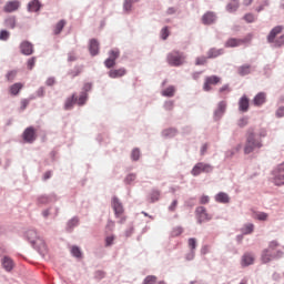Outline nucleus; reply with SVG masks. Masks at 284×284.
<instances>
[{"instance_id":"f257e3e1","label":"nucleus","mask_w":284,"mask_h":284,"mask_svg":"<svg viewBox=\"0 0 284 284\" xmlns=\"http://www.w3.org/2000/svg\"><path fill=\"white\" fill-rule=\"evenodd\" d=\"M277 248L278 242L271 241L268 247L262 252V263H270L271 261H274V258H282L283 251Z\"/></svg>"},{"instance_id":"f03ea898","label":"nucleus","mask_w":284,"mask_h":284,"mask_svg":"<svg viewBox=\"0 0 284 284\" xmlns=\"http://www.w3.org/2000/svg\"><path fill=\"white\" fill-rule=\"evenodd\" d=\"M263 148L261 139L256 138L254 129H248L246 133V143L244 146V154H252L254 150Z\"/></svg>"},{"instance_id":"7ed1b4c3","label":"nucleus","mask_w":284,"mask_h":284,"mask_svg":"<svg viewBox=\"0 0 284 284\" xmlns=\"http://www.w3.org/2000/svg\"><path fill=\"white\" fill-rule=\"evenodd\" d=\"M284 30L283 26H276L274 27L268 36H267V43H273L274 48H283L284 45V34L280 36Z\"/></svg>"},{"instance_id":"20e7f679","label":"nucleus","mask_w":284,"mask_h":284,"mask_svg":"<svg viewBox=\"0 0 284 284\" xmlns=\"http://www.w3.org/2000/svg\"><path fill=\"white\" fill-rule=\"evenodd\" d=\"M166 61L169 65L179 68V65H183V63H185V54L180 51H172L168 54Z\"/></svg>"},{"instance_id":"39448f33","label":"nucleus","mask_w":284,"mask_h":284,"mask_svg":"<svg viewBox=\"0 0 284 284\" xmlns=\"http://www.w3.org/2000/svg\"><path fill=\"white\" fill-rule=\"evenodd\" d=\"M213 170H214V166H212V164L200 162L193 166L191 174L192 176H199L203 173L210 174V172H212Z\"/></svg>"},{"instance_id":"423d86ee","label":"nucleus","mask_w":284,"mask_h":284,"mask_svg":"<svg viewBox=\"0 0 284 284\" xmlns=\"http://www.w3.org/2000/svg\"><path fill=\"white\" fill-rule=\"evenodd\" d=\"M252 42V33H248L243 39L231 38L225 42V48H239L240 45H247Z\"/></svg>"},{"instance_id":"0eeeda50","label":"nucleus","mask_w":284,"mask_h":284,"mask_svg":"<svg viewBox=\"0 0 284 284\" xmlns=\"http://www.w3.org/2000/svg\"><path fill=\"white\" fill-rule=\"evenodd\" d=\"M221 78L219 75H211L204 79L203 90L204 92H210L212 90V85H219Z\"/></svg>"},{"instance_id":"6e6552de","label":"nucleus","mask_w":284,"mask_h":284,"mask_svg":"<svg viewBox=\"0 0 284 284\" xmlns=\"http://www.w3.org/2000/svg\"><path fill=\"white\" fill-rule=\"evenodd\" d=\"M273 182L276 185H284V162L277 166L274 171V180Z\"/></svg>"},{"instance_id":"1a4fd4ad","label":"nucleus","mask_w":284,"mask_h":284,"mask_svg":"<svg viewBox=\"0 0 284 284\" xmlns=\"http://www.w3.org/2000/svg\"><path fill=\"white\" fill-rule=\"evenodd\" d=\"M22 138L27 143H34V141H37V130H34L32 126L27 128L22 134Z\"/></svg>"},{"instance_id":"9d476101","label":"nucleus","mask_w":284,"mask_h":284,"mask_svg":"<svg viewBox=\"0 0 284 284\" xmlns=\"http://www.w3.org/2000/svg\"><path fill=\"white\" fill-rule=\"evenodd\" d=\"M195 214L199 223H204V221H210L212 219V215L207 213L204 206H199L195 210Z\"/></svg>"},{"instance_id":"9b49d317","label":"nucleus","mask_w":284,"mask_h":284,"mask_svg":"<svg viewBox=\"0 0 284 284\" xmlns=\"http://www.w3.org/2000/svg\"><path fill=\"white\" fill-rule=\"evenodd\" d=\"M21 8V2L19 0H10L7 1L3 7V12L10 13V12H17Z\"/></svg>"},{"instance_id":"f8f14e48","label":"nucleus","mask_w":284,"mask_h":284,"mask_svg":"<svg viewBox=\"0 0 284 284\" xmlns=\"http://www.w3.org/2000/svg\"><path fill=\"white\" fill-rule=\"evenodd\" d=\"M27 239L36 247H39V245H43V241L39 237V235L37 234V231H34V230H30L27 232Z\"/></svg>"},{"instance_id":"ddd939ff","label":"nucleus","mask_w":284,"mask_h":284,"mask_svg":"<svg viewBox=\"0 0 284 284\" xmlns=\"http://www.w3.org/2000/svg\"><path fill=\"white\" fill-rule=\"evenodd\" d=\"M20 50L22 54L26 57H30V54H34V45H32L29 41H22L20 44Z\"/></svg>"},{"instance_id":"4468645a","label":"nucleus","mask_w":284,"mask_h":284,"mask_svg":"<svg viewBox=\"0 0 284 284\" xmlns=\"http://www.w3.org/2000/svg\"><path fill=\"white\" fill-rule=\"evenodd\" d=\"M267 101V93L258 92L253 99V105L256 108H261V105H265Z\"/></svg>"},{"instance_id":"2eb2a0df","label":"nucleus","mask_w":284,"mask_h":284,"mask_svg":"<svg viewBox=\"0 0 284 284\" xmlns=\"http://www.w3.org/2000/svg\"><path fill=\"white\" fill-rule=\"evenodd\" d=\"M112 207L114 210L115 216H122L123 215V204L116 199H112Z\"/></svg>"},{"instance_id":"dca6fc26","label":"nucleus","mask_w":284,"mask_h":284,"mask_svg":"<svg viewBox=\"0 0 284 284\" xmlns=\"http://www.w3.org/2000/svg\"><path fill=\"white\" fill-rule=\"evenodd\" d=\"M214 21H216V14L212 11L206 12L202 17V23H204V26H211V23H214Z\"/></svg>"},{"instance_id":"f3484780","label":"nucleus","mask_w":284,"mask_h":284,"mask_svg":"<svg viewBox=\"0 0 284 284\" xmlns=\"http://www.w3.org/2000/svg\"><path fill=\"white\" fill-rule=\"evenodd\" d=\"M125 74H126V71L123 68L112 69L111 71H109L110 79H121V77H125Z\"/></svg>"},{"instance_id":"a211bd4d","label":"nucleus","mask_w":284,"mask_h":284,"mask_svg":"<svg viewBox=\"0 0 284 284\" xmlns=\"http://www.w3.org/2000/svg\"><path fill=\"white\" fill-rule=\"evenodd\" d=\"M2 267L6 270V272H12L14 268V262L9 256H4L2 258Z\"/></svg>"},{"instance_id":"6ab92c4d","label":"nucleus","mask_w":284,"mask_h":284,"mask_svg":"<svg viewBox=\"0 0 284 284\" xmlns=\"http://www.w3.org/2000/svg\"><path fill=\"white\" fill-rule=\"evenodd\" d=\"M89 50L92 57H97V54H99V41H97V39L90 40Z\"/></svg>"},{"instance_id":"aec40b11","label":"nucleus","mask_w":284,"mask_h":284,"mask_svg":"<svg viewBox=\"0 0 284 284\" xmlns=\"http://www.w3.org/2000/svg\"><path fill=\"white\" fill-rule=\"evenodd\" d=\"M21 90H23V83L21 82H17L9 88L11 97H17Z\"/></svg>"},{"instance_id":"412c9836","label":"nucleus","mask_w":284,"mask_h":284,"mask_svg":"<svg viewBox=\"0 0 284 284\" xmlns=\"http://www.w3.org/2000/svg\"><path fill=\"white\" fill-rule=\"evenodd\" d=\"M77 103V94L73 93L71 97L67 98L64 102V110H72Z\"/></svg>"},{"instance_id":"4be33fe9","label":"nucleus","mask_w":284,"mask_h":284,"mask_svg":"<svg viewBox=\"0 0 284 284\" xmlns=\"http://www.w3.org/2000/svg\"><path fill=\"white\" fill-rule=\"evenodd\" d=\"M237 73L240 77H247V74H252V65L243 64L237 68Z\"/></svg>"},{"instance_id":"5701e85b","label":"nucleus","mask_w":284,"mask_h":284,"mask_svg":"<svg viewBox=\"0 0 284 284\" xmlns=\"http://www.w3.org/2000/svg\"><path fill=\"white\" fill-rule=\"evenodd\" d=\"M254 264V255L251 253H246L242 256V265L243 267H247L248 265Z\"/></svg>"},{"instance_id":"b1692460","label":"nucleus","mask_w":284,"mask_h":284,"mask_svg":"<svg viewBox=\"0 0 284 284\" xmlns=\"http://www.w3.org/2000/svg\"><path fill=\"white\" fill-rule=\"evenodd\" d=\"M240 110L242 112H247L250 110V99L247 97L243 95L239 102Z\"/></svg>"},{"instance_id":"393cba45","label":"nucleus","mask_w":284,"mask_h":284,"mask_svg":"<svg viewBox=\"0 0 284 284\" xmlns=\"http://www.w3.org/2000/svg\"><path fill=\"white\" fill-rule=\"evenodd\" d=\"M223 49H216V48H211L207 51V59H216L217 57H221V54H223Z\"/></svg>"},{"instance_id":"a878e982","label":"nucleus","mask_w":284,"mask_h":284,"mask_svg":"<svg viewBox=\"0 0 284 284\" xmlns=\"http://www.w3.org/2000/svg\"><path fill=\"white\" fill-rule=\"evenodd\" d=\"M216 203H230V195L225 192H220L215 195Z\"/></svg>"},{"instance_id":"bb28decb","label":"nucleus","mask_w":284,"mask_h":284,"mask_svg":"<svg viewBox=\"0 0 284 284\" xmlns=\"http://www.w3.org/2000/svg\"><path fill=\"white\" fill-rule=\"evenodd\" d=\"M28 10L29 12H39V10H41V2H39V0H32L28 4Z\"/></svg>"},{"instance_id":"cd10ccee","label":"nucleus","mask_w":284,"mask_h":284,"mask_svg":"<svg viewBox=\"0 0 284 284\" xmlns=\"http://www.w3.org/2000/svg\"><path fill=\"white\" fill-rule=\"evenodd\" d=\"M6 28H10V30H14L17 28V17L11 16L4 20Z\"/></svg>"},{"instance_id":"c85d7f7f","label":"nucleus","mask_w":284,"mask_h":284,"mask_svg":"<svg viewBox=\"0 0 284 284\" xmlns=\"http://www.w3.org/2000/svg\"><path fill=\"white\" fill-rule=\"evenodd\" d=\"M226 10L227 12H236V10H239V0H229Z\"/></svg>"},{"instance_id":"c756f323","label":"nucleus","mask_w":284,"mask_h":284,"mask_svg":"<svg viewBox=\"0 0 284 284\" xmlns=\"http://www.w3.org/2000/svg\"><path fill=\"white\" fill-rule=\"evenodd\" d=\"M225 108H227V104L225 102H220L217 105V110L215 111L216 119H220V116H223L225 113Z\"/></svg>"},{"instance_id":"7c9ffc66","label":"nucleus","mask_w":284,"mask_h":284,"mask_svg":"<svg viewBox=\"0 0 284 284\" xmlns=\"http://www.w3.org/2000/svg\"><path fill=\"white\" fill-rule=\"evenodd\" d=\"M65 20H60L53 29L54 34H61L63 28H65Z\"/></svg>"},{"instance_id":"2f4dec72","label":"nucleus","mask_w":284,"mask_h":284,"mask_svg":"<svg viewBox=\"0 0 284 284\" xmlns=\"http://www.w3.org/2000/svg\"><path fill=\"white\" fill-rule=\"evenodd\" d=\"M149 197H150L151 203H156V201H159V199H161V191L153 190L150 193Z\"/></svg>"},{"instance_id":"473e14b6","label":"nucleus","mask_w":284,"mask_h":284,"mask_svg":"<svg viewBox=\"0 0 284 284\" xmlns=\"http://www.w3.org/2000/svg\"><path fill=\"white\" fill-rule=\"evenodd\" d=\"M175 92L176 88H174V85H171L162 91V97H174Z\"/></svg>"},{"instance_id":"72a5a7b5","label":"nucleus","mask_w":284,"mask_h":284,"mask_svg":"<svg viewBox=\"0 0 284 284\" xmlns=\"http://www.w3.org/2000/svg\"><path fill=\"white\" fill-rule=\"evenodd\" d=\"M88 101V93L82 92L79 98H77V104L78 105H85V102Z\"/></svg>"},{"instance_id":"f704fd0d","label":"nucleus","mask_w":284,"mask_h":284,"mask_svg":"<svg viewBox=\"0 0 284 284\" xmlns=\"http://www.w3.org/2000/svg\"><path fill=\"white\" fill-rule=\"evenodd\" d=\"M121 57V51L119 49H113L109 52V59H112L113 61H116Z\"/></svg>"},{"instance_id":"c9c22d12","label":"nucleus","mask_w":284,"mask_h":284,"mask_svg":"<svg viewBox=\"0 0 284 284\" xmlns=\"http://www.w3.org/2000/svg\"><path fill=\"white\" fill-rule=\"evenodd\" d=\"M71 254L72 256H75V258H81V256H83V253H81V248H79V246H72Z\"/></svg>"},{"instance_id":"e433bc0d","label":"nucleus","mask_w":284,"mask_h":284,"mask_svg":"<svg viewBox=\"0 0 284 284\" xmlns=\"http://www.w3.org/2000/svg\"><path fill=\"white\" fill-rule=\"evenodd\" d=\"M207 59H210V58H207V55L206 57L202 55V57L196 58L195 65H205V63H207Z\"/></svg>"},{"instance_id":"4c0bfd02","label":"nucleus","mask_w":284,"mask_h":284,"mask_svg":"<svg viewBox=\"0 0 284 284\" xmlns=\"http://www.w3.org/2000/svg\"><path fill=\"white\" fill-rule=\"evenodd\" d=\"M243 234H252L254 232V224H246L242 229Z\"/></svg>"},{"instance_id":"58836bf2","label":"nucleus","mask_w":284,"mask_h":284,"mask_svg":"<svg viewBox=\"0 0 284 284\" xmlns=\"http://www.w3.org/2000/svg\"><path fill=\"white\" fill-rule=\"evenodd\" d=\"M6 79L9 82H12L13 79H17V70H11L6 74Z\"/></svg>"},{"instance_id":"ea45409f","label":"nucleus","mask_w":284,"mask_h":284,"mask_svg":"<svg viewBox=\"0 0 284 284\" xmlns=\"http://www.w3.org/2000/svg\"><path fill=\"white\" fill-rule=\"evenodd\" d=\"M10 39V33L8 30L0 31V41H8Z\"/></svg>"},{"instance_id":"a19ab883","label":"nucleus","mask_w":284,"mask_h":284,"mask_svg":"<svg viewBox=\"0 0 284 284\" xmlns=\"http://www.w3.org/2000/svg\"><path fill=\"white\" fill-rule=\"evenodd\" d=\"M156 283V276L149 275L144 278L143 284H154Z\"/></svg>"},{"instance_id":"79ce46f5","label":"nucleus","mask_w":284,"mask_h":284,"mask_svg":"<svg viewBox=\"0 0 284 284\" xmlns=\"http://www.w3.org/2000/svg\"><path fill=\"white\" fill-rule=\"evenodd\" d=\"M104 65L105 68H114V65H116V60H112L111 58H108L105 61H104Z\"/></svg>"},{"instance_id":"37998d69","label":"nucleus","mask_w":284,"mask_h":284,"mask_svg":"<svg viewBox=\"0 0 284 284\" xmlns=\"http://www.w3.org/2000/svg\"><path fill=\"white\" fill-rule=\"evenodd\" d=\"M141 156V151H139V149H134L131 153V158L133 161H139Z\"/></svg>"},{"instance_id":"c03bdc74","label":"nucleus","mask_w":284,"mask_h":284,"mask_svg":"<svg viewBox=\"0 0 284 284\" xmlns=\"http://www.w3.org/2000/svg\"><path fill=\"white\" fill-rule=\"evenodd\" d=\"M244 20L246 21V23H254V21H256V18L252 13H246L244 16Z\"/></svg>"},{"instance_id":"a18cd8bd","label":"nucleus","mask_w":284,"mask_h":284,"mask_svg":"<svg viewBox=\"0 0 284 284\" xmlns=\"http://www.w3.org/2000/svg\"><path fill=\"white\" fill-rule=\"evenodd\" d=\"M38 203L40 205H45V203H50V197H48L47 195H41L40 197H38Z\"/></svg>"},{"instance_id":"49530a36","label":"nucleus","mask_w":284,"mask_h":284,"mask_svg":"<svg viewBox=\"0 0 284 284\" xmlns=\"http://www.w3.org/2000/svg\"><path fill=\"white\" fill-rule=\"evenodd\" d=\"M37 63V58L32 57L31 59L28 60L27 62V68L28 70H32Z\"/></svg>"},{"instance_id":"de8ad7c7","label":"nucleus","mask_w":284,"mask_h":284,"mask_svg":"<svg viewBox=\"0 0 284 284\" xmlns=\"http://www.w3.org/2000/svg\"><path fill=\"white\" fill-rule=\"evenodd\" d=\"M28 105H30V100L28 99H22L20 101V110L23 112V110H26V108H28Z\"/></svg>"},{"instance_id":"09e8293b","label":"nucleus","mask_w":284,"mask_h":284,"mask_svg":"<svg viewBox=\"0 0 284 284\" xmlns=\"http://www.w3.org/2000/svg\"><path fill=\"white\" fill-rule=\"evenodd\" d=\"M170 37V30L168 29V27H164L161 30V38L165 41V39H168Z\"/></svg>"},{"instance_id":"8fccbe9b","label":"nucleus","mask_w":284,"mask_h":284,"mask_svg":"<svg viewBox=\"0 0 284 284\" xmlns=\"http://www.w3.org/2000/svg\"><path fill=\"white\" fill-rule=\"evenodd\" d=\"M219 92L220 94H227L232 92V90L230 89V84H224L222 88H220Z\"/></svg>"},{"instance_id":"3c124183","label":"nucleus","mask_w":284,"mask_h":284,"mask_svg":"<svg viewBox=\"0 0 284 284\" xmlns=\"http://www.w3.org/2000/svg\"><path fill=\"white\" fill-rule=\"evenodd\" d=\"M189 247L192 250V252L196 250V239L194 237L189 239Z\"/></svg>"},{"instance_id":"603ef678","label":"nucleus","mask_w":284,"mask_h":284,"mask_svg":"<svg viewBox=\"0 0 284 284\" xmlns=\"http://www.w3.org/2000/svg\"><path fill=\"white\" fill-rule=\"evenodd\" d=\"M114 244V235H110L105 237V247H110V245Z\"/></svg>"},{"instance_id":"864d4df0","label":"nucleus","mask_w":284,"mask_h":284,"mask_svg":"<svg viewBox=\"0 0 284 284\" xmlns=\"http://www.w3.org/2000/svg\"><path fill=\"white\" fill-rule=\"evenodd\" d=\"M270 3L267 2V0H263L260 4V7H257L255 10L256 12H262V10L265 9V7H267Z\"/></svg>"},{"instance_id":"5fc2aeb1","label":"nucleus","mask_w":284,"mask_h":284,"mask_svg":"<svg viewBox=\"0 0 284 284\" xmlns=\"http://www.w3.org/2000/svg\"><path fill=\"white\" fill-rule=\"evenodd\" d=\"M181 234H183V229L182 227H175L172 231V236H181Z\"/></svg>"},{"instance_id":"6e6d98bb","label":"nucleus","mask_w":284,"mask_h":284,"mask_svg":"<svg viewBox=\"0 0 284 284\" xmlns=\"http://www.w3.org/2000/svg\"><path fill=\"white\" fill-rule=\"evenodd\" d=\"M69 227H77V225H79V220L77 217H73L72 220L69 221L68 223Z\"/></svg>"},{"instance_id":"4d7b16f0","label":"nucleus","mask_w":284,"mask_h":284,"mask_svg":"<svg viewBox=\"0 0 284 284\" xmlns=\"http://www.w3.org/2000/svg\"><path fill=\"white\" fill-rule=\"evenodd\" d=\"M132 181H136V174L134 173H131L125 178V183H132Z\"/></svg>"},{"instance_id":"13d9d810","label":"nucleus","mask_w":284,"mask_h":284,"mask_svg":"<svg viewBox=\"0 0 284 284\" xmlns=\"http://www.w3.org/2000/svg\"><path fill=\"white\" fill-rule=\"evenodd\" d=\"M239 128H245L247 125V118H242L237 121Z\"/></svg>"},{"instance_id":"bf43d9fd","label":"nucleus","mask_w":284,"mask_h":284,"mask_svg":"<svg viewBox=\"0 0 284 284\" xmlns=\"http://www.w3.org/2000/svg\"><path fill=\"white\" fill-rule=\"evenodd\" d=\"M124 10L126 12H130V10H132V0H125V2H124Z\"/></svg>"},{"instance_id":"052dcab7","label":"nucleus","mask_w":284,"mask_h":284,"mask_svg":"<svg viewBox=\"0 0 284 284\" xmlns=\"http://www.w3.org/2000/svg\"><path fill=\"white\" fill-rule=\"evenodd\" d=\"M255 217H256L258 221H267V215H266V213H256Z\"/></svg>"},{"instance_id":"680f3d73","label":"nucleus","mask_w":284,"mask_h":284,"mask_svg":"<svg viewBox=\"0 0 284 284\" xmlns=\"http://www.w3.org/2000/svg\"><path fill=\"white\" fill-rule=\"evenodd\" d=\"M95 278H98V281H101V278H105V272L103 271L95 272Z\"/></svg>"},{"instance_id":"e2e57ef3","label":"nucleus","mask_w":284,"mask_h":284,"mask_svg":"<svg viewBox=\"0 0 284 284\" xmlns=\"http://www.w3.org/2000/svg\"><path fill=\"white\" fill-rule=\"evenodd\" d=\"M200 203H201L202 205H205V204L210 203V196L203 195V196L200 199Z\"/></svg>"},{"instance_id":"0e129e2a","label":"nucleus","mask_w":284,"mask_h":284,"mask_svg":"<svg viewBox=\"0 0 284 284\" xmlns=\"http://www.w3.org/2000/svg\"><path fill=\"white\" fill-rule=\"evenodd\" d=\"M80 72H81V68H77L73 71H71L70 74L72 78H74V77H79Z\"/></svg>"},{"instance_id":"69168bd1","label":"nucleus","mask_w":284,"mask_h":284,"mask_svg":"<svg viewBox=\"0 0 284 284\" xmlns=\"http://www.w3.org/2000/svg\"><path fill=\"white\" fill-rule=\"evenodd\" d=\"M90 90H92V83H85L83 87V92H85V94H88V92H90Z\"/></svg>"},{"instance_id":"338daca9","label":"nucleus","mask_w":284,"mask_h":284,"mask_svg":"<svg viewBox=\"0 0 284 284\" xmlns=\"http://www.w3.org/2000/svg\"><path fill=\"white\" fill-rule=\"evenodd\" d=\"M276 116H278L280 119L284 116V106L277 109Z\"/></svg>"},{"instance_id":"774afa93","label":"nucleus","mask_w":284,"mask_h":284,"mask_svg":"<svg viewBox=\"0 0 284 284\" xmlns=\"http://www.w3.org/2000/svg\"><path fill=\"white\" fill-rule=\"evenodd\" d=\"M45 83H47V85H49V87H50V85H54L55 80H54V78H48Z\"/></svg>"}]
</instances>
